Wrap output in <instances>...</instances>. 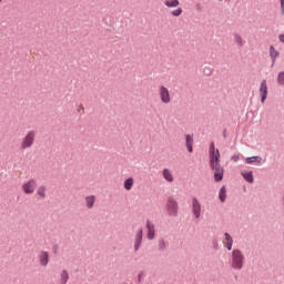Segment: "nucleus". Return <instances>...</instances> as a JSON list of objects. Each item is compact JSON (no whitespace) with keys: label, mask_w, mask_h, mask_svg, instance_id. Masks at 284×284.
<instances>
[{"label":"nucleus","mask_w":284,"mask_h":284,"mask_svg":"<svg viewBox=\"0 0 284 284\" xmlns=\"http://www.w3.org/2000/svg\"><path fill=\"white\" fill-rule=\"evenodd\" d=\"M243 261H245V255L241 250H233L232 252V267L234 270H243Z\"/></svg>","instance_id":"nucleus-1"},{"label":"nucleus","mask_w":284,"mask_h":284,"mask_svg":"<svg viewBox=\"0 0 284 284\" xmlns=\"http://www.w3.org/2000/svg\"><path fill=\"white\" fill-rule=\"evenodd\" d=\"M34 139H37V132L29 131L21 142V150H28V148H32L34 145Z\"/></svg>","instance_id":"nucleus-2"},{"label":"nucleus","mask_w":284,"mask_h":284,"mask_svg":"<svg viewBox=\"0 0 284 284\" xmlns=\"http://www.w3.org/2000/svg\"><path fill=\"white\" fill-rule=\"evenodd\" d=\"M159 94L162 103L168 105V103H171L172 97L170 95V90L166 87L161 85L159 89Z\"/></svg>","instance_id":"nucleus-3"},{"label":"nucleus","mask_w":284,"mask_h":284,"mask_svg":"<svg viewBox=\"0 0 284 284\" xmlns=\"http://www.w3.org/2000/svg\"><path fill=\"white\" fill-rule=\"evenodd\" d=\"M166 210L170 216H176V212H179V203H176L174 199H169Z\"/></svg>","instance_id":"nucleus-4"},{"label":"nucleus","mask_w":284,"mask_h":284,"mask_svg":"<svg viewBox=\"0 0 284 284\" xmlns=\"http://www.w3.org/2000/svg\"><path fill=\"white\" fill-rule=\"evenodd\" d=\"M211 169L214 172V180L216 181V183L223 181V174L225 172V170L223 169V166H221V164H217L215 166H211Z\"/></svg>","instance_id":"nucleus-5"},{"label":"nucleus","mask_w":284,"mask_h":284,"mask_svg":"<svg viewBox=\"0 0 284 284\" xmlns=\"http://www.w3.org/2000/svg\"><path fill=\"white\" fill-rule=\"evenodd\" d=\"M22 190L26 194H34L37 190V181L30 180L22 185Z\"/></svg>","instance_id":"nucleus-6"},{"label":"nucleus","mask_w":284,"mask_h":284,"mask_svg":"<svg viewBox=\"0 0 284 284\" xmlns=\"http://www.w3.org/2000/svg\"><path fill=\"white\" fill-rule=\"evenodd\" d=\"M192 212L195 219H201V202L196 197L192 200Z\"/></svg>","instance_id":"nucleus-7"},{"label":"nucleus","mask_w":284,"mask_h":284,"mask_svg":"<svg viewBox=\"0 0 284 284\" xmlns=\"http://www.w3.org/2000/svg\"><path fill=\"white\" fill-rule=\"evenodd\" d=\"M260 97L262 103H265V99H267V80H263L260 84Z\"/></svg>","instance_id":"nucleus-8"},{"label":"nucleus","mask_w":284,"mask_h":284,"mask_svg":"<svg viewBox=\"0 0 284 284\" xmlns=\"http://www.w3.org/2000/svg\"><path fill=\"white\" fill-rule=\"evenodd\" d=\"M210 156V165L212 166H216V165H221V153L217 151L215 153H209Z\"/></svg>","instance_id":"nucleus-9"},{"label":"nucleus","mask_w":284,"mask_h":284,"mask_svg":"<svg viewBox=\"0 0 284 284\" xmlns=\"http://www.w3.org/2000/svg\"><path fill=\"white\" fill-rule=\"evenodd\" d=\"M39 261L42 267H47L48 263H50V255L48 254V252L45 251L41 252L39 255Z\"/></svg>","instance_id":"nucleus-10"},{"label":"nucleus","mask_w":284,"mask_h":284,"mask_svg":"<svg viewBox=\"0 0 284 284\" xmlns=\"http://www.w3.org/2000/svg\"><path fill=\"white\" fill-rule=\"evenodd\" d=\"M142 241H143V230L140 229V231L135 235V242H134L135 252H139V248L141 247V242Z\"/></svg>","instance_id":"nucleus-11"},{"label":"nucleus","mask_w":284,"mask_h":284,"mask_svg":"<svg viewBox=\"0 0 284 284\" xmlns=\"http://www.w3.org/2000/svg\"><path fill=\"white\" fill-rule=\"evenodd\" d=\"M234 244V240L232 239V235L230 233L224 234V245L226 250H232V245Z\"/></svg>","instance_id":"nucleus-12"},{"label":"nucleus","mask_w":284,"mask_h":284,"mask_svg":"<svg viewBox=\"0 0 284 284\" xmlns=\"http://www.w3.org/2000/svg\"><path fill=\"white\" fill-rule=\"evenodd\" d=\"M84 201L87 203L88 210H92V207H94V203H97V196L94 195L85 196Z\"/></svg>","instance_id":"nucleus-13"},{"label":"nucleus","mask_w":284,"mask_h":284,"mask_svg":"<svg viewBox=\"0 0 284 284\" xmlns=\"http://www.w3.org/2000/svg\"><path fill=\"white\" fill-rule=\"evenodd\" d=\"M146 229H148V239L149 241H153L154 239V224L152 222L146 221Z\"/></svg>","instance_id":"nucleus-14"},{"label":"nucleus","mask_w":284,"mask_h":284,"mask_svg":"<svg viewBox=\"0 0 284 284\" xmlns=\"http://www.w3.org/2000/svg\"><path fill=\"white\" fill-rule=\"evenodd\" d=\"M163 179L168 181V183H174V175L172 174V171L169 169H164L163 172Z\"/></svg>","instance_id":"nucleus-15"},{"label":"nucleus","mask_w":284,"mask_h":284,"mask_svg":"<svg viewBox=\"0 0 284 284\" xmlns=\"http://www.w3.org/2000/svg\"><path fill=\"white\" fill-rule=\"evenodd\" d=\"M233 39L236 45H239L240 48H243V45H245V41L243 40V37L240 36V33H234Z\"/></svg>","instance_id":"nucleus-16"},{"label":"nucleus","mask_w":284,"mask_h":284,"mask_svg":"<svg viewBox=\"0 0 284 284\" xmlns=\"http://www.w3.org/2000/svg\"><path fill=\"white\" fill-rule=\"evenodd\" d=\"M164 6L166 8H179V6H181V2L179 0H165Z\"/></svg>","instance_id":"nucleus-17"},{"label":"nucleus","mask_w":284,"mask_h":284,"mask_svg":"<svg viewBox=\"0 0 284 284\" xmlns=\"http://www.w3.org/2000/svg\"><path fill=\"white\" fill-rule=\"evenodd\" d=\"M133 186H134V178H129L124 181V190H126L128 192H130V190H132Z\"/></svg>","instance_id":"nucleus-18"},{"label":"nucleus","mask_w":284,"mask_h":284,"mask_svg":"<svg viewBox=\"0 0 284 284\" xmlns=\"http://www.w3.org/2000/svg\"><path fill=\"white\" fill-rule=\"evenodd\" d=\"M278 51L274 48V45L270 47V57L273 61V63H276V58L278 57Z\"/></svg>","instance_id":"nucleus-19"},{"label":"nucleus","mask_w":284,"mask_h":284,"mask_svg":"<svg viewBox=\"0 0 284 284\" xmlns=\"http://www.w3.org/2000/svg\"><path fill=\"white\" fill-rule=\"evenodd\" d=\"M219 199L221 203H225V199H227V191L225 190V186H222L219 193Z\"/></svg>","instance_id":"nucleus-20"},{"label":"nucleus","mask_w":284,"mask_h":284,"mask_svg":"<svg viewBox=\"0 0 284 284\" xmlns=\"http://www.w3.org/2000/svg\"><path fill=\"white\" fill-rule=\"evenodd\" d=\"M69 278H70V274H68V271H65V270L62 271L61 275H60V284L68 283Z\"/></svg>","instance_id":"nucleus-21"},{"label":"nucleus","mask_w":284,"mask_h":284,"mask_svg":"<svg viewBox=\"0 0 284 284\" xmlns=\"http://www.w3.org/2000/svg\"><path fill=\"white\" fill-rule=\"evenodd\" d=\"M245 161L248 165H252V163H261L263 159L261 156H251V158H246Z\"/></svg>","instance_id":"nucleus-22"},{"label":"nucleus","mask_w":284,"mask_h":284,"mask_svg":"<svg viewBox=\"0 0 284 284\" xmlns=\"http://www.w3.org/2000/svg\"><path fill=\"white\" fill-rule=\"evenodd\" d=\"M242 176L245 179V181H247V183H254V175L252 171L242 173Z\"/></svg>","instance_id":"nucleus-23"},{"label":"nucleus","mask_w":284,"mask_h":284,"mask_svg":"<svg viewBox=\"0 0 284 284\" xmlns=\"http://www.w3.org/2000/svg\"><path fill=\"white\" fill-rule=\"evenodd\" d=\"M37 194L40 196V199H45V186H39Z\"/></svg>","instance_id":"nucleus-24"},{"label":"nucleus","mask_w":284,"mask_h":284,"mask_svg":"<svg viewBox=\"0 0 284 284\" xmlns=\"http://www.w3.org/2000/svg\"><path fill=\"white\" fill-rule=\"evenodd\" d=\"M172 17H181L183 14V8H178L171 12Z\"/></svg>","instance_id":"nucleus-25"},{"label":"nucleus","mask_w":284,"mask_h":284,"mask_svg":"<svg viewBox=\"0 0 284 284\" xmlns=\"http://www.w3.org/2000/svg\"><path fill=\"white\" fill-rule=\"evenodd\" d=\"M277 83H278V85H284V71H281L277 74Z\"/></svg>","instance_id":"nucleus-26"},{"label":"nucleus","mask_w":284,"mask_h":284,"mask_svg":"<svg viewBox=\"0 0 284 284\" xmlns=\"http://www.w3.org/2000/svg\"><path fill=\"white\" fill-rule=\"evenodd\" d=\"M166 247H168V244L163 240H160L159 241V250H165Z\"/></svg>","instance_id":"nucleus-27"},{"label":"nucleus","mask_w":284,"mask_h":284,"mask_svg":"<svg viewBox=\"0 0 284 284\" xmlns=\"http://www.w3.org/2000/svg\"><path fill=\"white\" fill-rule=\"evenodd\" d=\"M185 141H186V145H192V143H194V140L192 139V135H186Z\"/></svg>","instance_id":"nucleus-28"},{"label":"nucleus","mask_w":284,"mask_h":284,"mask_svg":"<svg viewBox=\"0 0 284 284\" xmlns=\"http://www.w3.org/2000/svg\"><path fill=\"white\" fill-rule=\"evenodd\" d=\"M216 152H219V150H216V148L214 146V142H212L210 145L209 154L216 153Z\"/></svg>","instance_id":"nucleus-29"},{"label":"nucleus","mask_w":284,"mask_h":284,"mask_svg":"<svg viewBox=\"0 0 284 284\" xmlns=\"http://www.w3.org/2000/svg\"><path fill=\"white\" fill-rule=\"evenodd\" d=\"M281 3V12L284 14V0H280Z\"/></svg>","instance_id":"nucleus-30"},{"label":"nucleus","mask_w":284,"mask_h":284,"mask_svg":"<svg viewBox=\"0 0 284 284\" xmlns=\"http://www.w3.org/2000/svg\"><path fill=\"white\" fill-rule=\"evenodd\" d=\"M239 159H240L239 155H233V156L231 158V160L234 161V163H237Z\"/></svg>","instance_id":"nucleus-31"},{"label":"nucleus","mask_w":284,"mask_h":284,"mask_svg":"<svg viewBox=\"0 0 284 284\" xmlns=\"http://www.w3.org/2000/svg\"><path fill=\"white\" fill-rule=\"evenodd\" d=\"M278 39H280L281 43H284V34H280Z\"/></svg>","instance_id":"nucleus-32"},{"label":"nucleus","mask_w":284,"mask_h":284,"mask_svg":"<svg viewBox=\"0 0 284 284\" xmlns=\"http://www.w3.org/2000/svg\"><path fill=\"white\" fill-rule=\"evenodd\" d=\"M186 148H187V150H189V152H193V149H192V144H186Z\"/></svg>","instance_id":"nucleus-33"},{"label":"nucleus","mask_w":284,"mask_h":284,"mask_svg":"<svg viewBox=\"0 0 284 284\" xmlns=\"http://www.w3.org/2000/svg\"><path fill=\"white\" fill-rule=\"evenodd\" d=\"M78 112H84V109H83V106H79V109H78Z\"/></svg>","instance_id":"nucleus-34"},{"label":"nucleus","mask_w":284,"mask_h":284,"mask_svg":"<svg viewBox=\"0 0 284 284\" xmlns=\"http://www.w3.org/2000/svg\"><path fill=\"white\" fill-rule=\"evenodd\" d=\"M219 1H223V0H219Z\"/></svg>","instance_id":"nucleus-35"}]
</instances>
